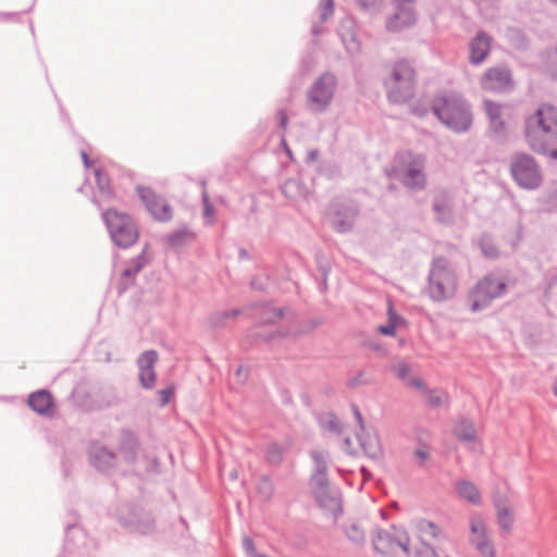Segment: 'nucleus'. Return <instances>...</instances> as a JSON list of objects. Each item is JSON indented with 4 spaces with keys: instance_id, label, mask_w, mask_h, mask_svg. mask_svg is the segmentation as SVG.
Returning <instances> with one entry per match:
<instances>
[{
    "instance_id": "obj_1",
    "label": "nucleus",
    "mask_w": 557,
    "mask_h": 557,
    "mask_svg": "<svg viewBox=\"0 0 557 557\" xmlns=\"http://www.w3.org/2000/svg\"><path fill=\"white\" fill-rule=\"evenodd\" d=\"M524 134L530 149L557 160V107L541 104L527 119Z\"/></svg>"
},
{
    "instance_id": "obj_2",
    "label": "nucleus",
    "mask_w": 557,
    "mask_h": 557,
    "mask_svg": "<svg viewBox=\"0 0 557 557\" xmlns=\"http://www.w3.org/2000/svg\"><path fill=\"white\" fill-rule=\"evenodd\" d=\"M431 109L437 119L455 133H466L472 125L471 106L457 92H440L431 101Z\"/></svg>"
},
{
    "instance_id": "obj_3",
    "label": "nucleus",
    "mask_w": 557,
    "mask_h": 557,
    "mask_svg": "<svg viewBox=\"0 0 557 557\" xmlns=\"http://www.w3.org/2000/svg\"><path fill=\"white\" fill-rule=\"evenodd\" d=\"M426 158L411 151H403L395 156L392 175L410 190L420 191L426 187Z\"/></svg>"
},
{
    "instance_id": "obj_4",
    "label": "nucleus",
    "mask_w": 557,
    "mask_h": 557,
    "mask_svg": "<svg viewBox=\"0 0 557 557\" xmlns=\"http://www.w3.org/2000/svg\"><path fill=\"white\" fill-rule=\"evenodd\" d=\"M457 278L449 261L444 257L433 259L428 275L426 293L434 301L446 300L455 294Z\"/></svg>"
},
{
    "instance_id": "obj_5",
    "label": "nucleus",
    "mask_w": 557,
    "mask_h": 557,
    "mask_svg": "<svg viewBox=\"0 0 557 557\" xmlns=\"http://www.w3.org/2000/svg\"><path fill=\"white\" fill-rule=\"evenodd\" d=\"M414 70L406 60L394 63L389 77L385 81L388 100L405 103L414 94Z\"/></svg>"
},
{
    "instance_id": "obj_6",
    "label": "nucleus",
    "mask_w": 557,
    "mask_h": 557,
    "mask_svg": "<svg viewBox=\"0 0 557 557\" xmlns=\"http://www.w3.org/2000/svg\"><path fill=\"white\" fill-rule=\"evenodd\" d=\"M102 219L116 247L126 249L137 242L138 230L128 214L121 213L115 209H108L102 212Z\"/></svg>"
},
{
    "instance_id": "obj_7",
    "label": "nucleus",
    "mask_w": 557,
    "mask_h": 557,
    "mask_svg": "<svg viewBox=\"0 0 557 557\" xmlns=\"http://www.w3.org/2000/svg\"><path fill=\"white\" fill-rule=\"evenodd\" d=\"M506 289L507 284L504 278L494 274L485 275L469 293L471 311L486 309L494 299L502 297Z\"/></svg>"
},
{
    "instance_id": "obj_8",
    "label": "nucleus",
    "mask_w": 557,
    "mask_h": 557,
    "mask_svg": "<svg viewBox=\"0 0 557 557\" xmlns=\"http://www.w3.org/2000/svg\"><path fill=\"white\" fill-rule=\"evenodd\" d=\"M337 87V77L332 72H324L307 91L308 107L312 112H324L331 104Z\"/></svg>"
},
{
    "instance_id": "obj_9",
    "label": "nucleus",
    "mask_w": 557,
    "mask_h": 557,
    "mask_svg": "<svg viewBox=\"0 0 557 557\" xmlns=\"http://www.w3.org/2000/svg\"><path fill=\"white\" fill-rule=\"evenodd\" d=\"M510 172L515 182L521 188L534 190L542 183L539 164L533 157L527 153H517L512 157Z\"/></svg>"
},
{
    "instance_id": "obj_10",
    "label": "nucleus",
    "mask_w": 557,
    "mask_h": 557,
    "mask_svg": "<svg viewBox=\"0 0 557 557\" xmlns=\"http://www.w3.org/2000/svg\"><path fill=\"white\" fill-rule=\"evenodd\" d=\"M116 517L129 532L149 534L154 530L153 518L139 506H125L117 511Z\"/></svg>"
},
{
    "instance_id": "obj_11",
    "label": "nucleus",
    "mask_w": 557,
    "mask_h": 557,
    "mask_svg": "<svg viewBox=\"0 0 557 557\" xmlns=\"http://www.w3.org/2000/svg\"><path fill=\"white\" fill-rule=\"evenodd\" d=\"M358 215L359 208L355 202L336 201L330 206L327 218L334 231L346 234L354 230Z\"/></svg>"
},
{
    "instance_id": "obj_12",
    "label": "nucleus",
    "mask_w": 557,
    "mask_h": 557,
    "mask_svg": "<svg viewBox=\"0 0 557 557\" xmlns=\"http://www.w3.org/2000/svg\"><path fill=\"white\" fill-rule=\"evenodd\" d=\"M314 498L320 507L329 510L335 517L343 512L341 492L332 486L329 480L310 483Z\"/></svg>"
},
{
    "instance_id": "obj_13",
    "label": "nucleus",
    "mask_w": 557,
    "mask_h": 557,
    "mask_svg": "<svg viewBox=\"0 0 557 557\" xmlns=\"http://www.w3.org/2000/svg\"><path fill=\"white\" fill-rule=\"evenodd\" d=\"M137 195L148 212L158 221L166 222L172 219V208L161 196L147 186H137Z\"/></svg>"
},
{
    "instance_id": "obj_14",
    "label": "nucleus",
    "mask_w": 557,
    "mask_h": 557,
    "mask_svg": "<svg viewBox=\"0 0 557 557\" xmlns=\"http://www.w3.org/2000/svg\"><path fill=\"white\" fill-rule=\"evenodd\" d=\"M87 455L90 465L98 472L109 474L116 466V454L100 442H91Z\"/></svg>"
},
{
    "instance_id": "obj_15",
    "label": "nucleus",
    "mask_w": 557,
    "mask_h": 557,
    "mask_svg": "<svg viewBox=\"0 0 557 557\" xmlns=\"http://www.w3.org/2000/svg\"><path fill=\"white\" fill-rule=\"evenodd\" d=\"M372 545L375 552L384 556L393 554L397 548L409 554V539L406 533L396 536L387 531L379 530L372 540Z\"/></svg>"
},
{
    "instance_id": "obj_16",
    "label": "nucleus",
    "mask_w": 557,
    "mask_h": 557,
    "mask_svg": "<svg viewBox=\"0 0 557 557\" xmlns=\"http://www.w3.org/2000/svg\"><path fill=\"white\" fill-rule=\"evenodd\" d=\"M454 194L450 189L440 188L435 191L433 197V211L435 219L442 224H451L454 221L453 214Z\"/></svg>"
},
{
    "instance_id": "obj_17",
    "label": "nucleus",
    "mask_w": 557,
    "mask_h": 557,
    "mask_svg": "<svg viewBox=\"0 0 557 557\" xmlns=\"http://www.w3.org/2000/svg\"><path fill=\"white\" fill-rule=\"evenodd\" d=\"M481 84L486 90L509 91L512 88L511 72L507 67H492L485 72Z\"/></svg>"
},
{
    "instance_id": "obj_18",
    "label": "nucleus",
    "mask_w": 557,
    "mask_h": 557,
    "mask_svg": "<svg viewBox=\"0 0 557 557\" xmlns=\"http://www.w3.org/2000/svg\"><path fill=\"white\" fill-rule=\"evenodd\" d=\"M493 505L496 512V522L499 528V534L502 537H507L513 530L515 512L509 506L506 497L495 496Z\"/></svg>"
},
{
    "instance_id": "obj_19",
    "label": "nucleus",
    "mask_w": 557,
    "mask_h": 557,
    "mask_svg": "<svg viewBox=\"0 0 557 557\" xmlns=\"http://www.w3.org/2000/svg\"><path fill=\"white\" fill-rule=\"evenodd\" d=\"M158 361V354L156 350H147L143 352L138 360L139 381L144 388H152L156 383L154 366Z\"/></svg>"
},
{
    "instance_id": "obj_20",
    "label": "nucleus",
    "mask_w": 557,
    "mask_h": 557,
    "mask_svg": "<svg viewBox=\"0 0 557 557\" xmlns=\"http://www.w3.org/2000/svg\"><path fill=\"white\" fill-rule=\"evenodd\" d=\"M491 37L483 30L476 33L469 44L470 62L480 64L484 61L491 49Z\"/></svg>"
},
{
    "instance_id": "obj_21",
    "label": "nucleus",
    "mask_w": 557,
    "mask_h": 557,
    "mask_svg": "<svg viewBox=\"0 0 557 557\" xmlns=\"http://www.w3.org/2000/svg\"><path fill=\"white\" fill-rule=\"evenodd\" d=\"M416 22V14L409 5H398L395 14L386 22V28L391 32H400L413 25Z\"/></svg>"
},
{
    "instance_id": "obj_22",
    "label": "nucleus",
    "mask_w": 557,
    "mask_h": 557,
    "mask_svg": "<svg viewBox=\"0 0 557 557\" xmlns=\"http://www.w3.org/2000/svg\"><path fill=\"white\" fill-rule=\"evenodd\" d=\"M416 528L423 542V549H425L428 545H432L429 543L431 540H434L437 544H443L447 541V537L442 529L432 521L420 519L417 521Z\"/></svg>"
},
{
    "instance_id": "obj_23",
    "label": "nucleus",
    "mask_w": 557,
    "mask_h": 557,
    "mask_svg": "<svg viewBox=\"0 0 557 557\" xmlns=\"http://www.w3.org/2000/svg\"><path fill=\"white\" fill-rule=\"evenodd\" d=\"M27 404L32 410L41 416H50L53 410V398L46 389H39L28 396Z\"/></svg>"
},
{
    "instance_id": "obj_24",
    "label": "nucleus",
    "mask_w": 557,
    "mask_h": 557,
    "mask_svg": "<svg viewBox=\"0 0 557 557\" xmlns=\"http://www.w3.org/2000/svg\"><path fill=\"white\" fill-rule=\"evenodd\" d=\"M338 35L346 48V50L351 53H358L360 50V42L357 39V35L355 32V23L352 20H345L343 21L339 29Z\"/></svg>"
},
{
    "instance_id": "obj_25",
    "label": "nucleus",
    "mask_w": 557,
    "mask_h": 557,
    "mask_svg": "<svg viewBox=\"0 0 557 557\" xmlns=\"http://www.w3.org/2000/svg\"><path fill=\"white\" fill-rule=\"evenodd\" d=\"M138 441L131 431H122L120 436V451L124 459L129 463H135L137 459Z\"/></svg>"
},
{
    "instance_id": "obj_26",
    "label": "nucleus",
    "mask_w": 557,
    "mask_h": 557,
    "mask_svg": "<svg viewBox=\"0 0 557 557\" xmlns=\"http://www.w3.org/2000/svg\"><path fill=\"white\" fill-rule=\"evenodd\" d=\"M334 14V0H320L317 8L318 20L312 21L311 33L318 36L324 32L320 25L327 22Z\"/></svg>"
},
{
    "instance_id": "obj_27",
    "label": "nucleus",
    "mask_w": 557,
    "mask_h": 557,
    "mask_svg": "<svg viewBox=\"0 0 557 557\" xmlns=\"http://www.w3.org/2000/svg\"><path fill=\"white\" fill-rule=\"evenodd\" d=\"M357 437L361 448L368 457L376 459L382 455L380 440L376 434H371L363 430L357 434Z\"/></svg>"
},
{
    "instance_id": "obj_28",
    "label": "nucleus",
    "mask_w": 557,
    "mask_h": 557,
    "mask_svg": "<svg viewBox=\"0 0 557 557\" xmlns=\"http://www.w3.org/2000/svg\"><path fill=\"white\" fill-rule=\"evenodd\" d=\"M314 462L313 473L310 478V483L329 480L327 478V462L329 454L322 450H312L310 453Z\"/></svg>"
},
{
    "instance_id": "obj_29",
    "label": "nucleus",
    "mask_w": 557,
    "mask_h": 557,
    "mask_svg": "<svg viewBox=\"0 0 557 557\" xmlns=\"http://www.w3.org/2000/svg\"><path fill=\"white\" fill-rule=\"evenodd\" d=\"M453 432L462 443L469 444L475 441L476 431L474 424L465 417L459 418L455 422Z\"/></svg>"
},
{
    "instance_id": "obj_30",
    "label": "nucleus",
    "mask_w": 557,
    "mask_h": 557,
    "mask_svg": "<svg viewBox=\"0 0 557 557\" xmlns=\"http://www.w3.org/2000/svg\"><path fill=\"white\" fill-rule=\"evenodd\" d=\"M456 493L459 497L466 499L473 505H481V494L474 483L468 480H460L455 485Z\"/></svg>"
},
{
    "instance_id": "obj_31",
    "label": "nucleus",
    "mask_w": 557,
    "mask_h": 557,
    "mask_svg": "<svg viewBox=\"0 0 557 557\" xmlns=\"http://www.w3.org/2000/svg\"><path fill=\"white\" fill-rule=\"evenodd\" d=\"M282 193L292 200H298L306 199L309 189L299 178L293 177L283 184Z\"/></svg>"
},
{
    "instance_id": "obj_32",
    "label": "nucleus",
    "mask_w": 557,
    "mask_h": 557,
    "mask_svg": "<svg viewBox=\"0 0 557 557\" xmlns=\"http://www.w3.org/2000/svg\"><path fill=\"white\" fill-rule=\"evenodd\" d=\"M194 238V232L189 230L187 226H183L168 235L166 245L170 248L178 249L186 246Z\"/></svg>"
},
{
    "instance_id": "obj_33",
    "label": "nucleus",
    "mask_w": 557,
    "mask_h": 557,
    "mask_svg": "<svg viewBox=\"0 0 557 557\" xmlns=\"http://www.w3.org/2000/svg\"><path fill=\"white\" fill-rule=\"evenodd\" d=\"M95 178L99 196L102 200H110L114 197V190L111 181L102 168L95 169Z\"/></svg>"
},
{
    "instance_id": "obj_34",
    "label": "nucleus",
    "mask_w": 557,
    "mask_h": 557,
    "mask_svg": "<svg viewBox=\"0 0 557 557\" xmlns=\"http://www.w3.org/2000/svg\"><path fill=\"white\" fill-rule=\"evenodd\" d=\"M288 312H289V309L263 306L260 309V313H259V318H258L259 323L261 325L273 324L277 320H281Z\"/></svg>"
},
{
    "instance_id": "obj_35",
    "label": "nucleus",
    "mask_w": 557,
    "mask_h": 557,
    "mask_svg": "<svg viewBox=\"0 0 557 557\" xmlns=\"http://www.w3.org/2000/svg\"><path fill=\"white\" fill-rule=\"evenodd\" d=\"M470 532V542L472 545L478 544V542H485L488 540L486 536V527L484 520L480 515H474L471 517Z\"/></svg>"
},
{
    "instance_id": "obj_36",
    "label": "nucleus",
    "mask_w": 557,
    "mask_h": 557,
    "mask_svg": "<svg viewBox=\"0 0 557 557\" xmlns=\"http://www.w3.org/2000/svg\"><path fill=\"white\" fill-rule=\"evenodd\" d=\"M238 314V309L214 312L209 317L208 322L213 329H222L227 326L230 321H234Z\"/></svg>"
},
{
    "instance_id": "obj_37",
    "label": "nucleus",
    "mask_w": 557,
    "mask_h": 557,
    "mask_svg": "<svg viewBox=\"0 0 557 557\" xmlns=\"http://www.w3.org/2000/svg\"><path fill=\"white\" fill-rule=\"evenodd\" d=\"M321 428L336 436L343 435V425L339 419L332 412L321 414L319 418Z\"/></svg>"
},
{
    "instance_id": "obj_38",
    "label": "nucleus",
    "mask_w": 557,
    "mask_h": 557,
    "mask_svg": "<svg viewBox=\"0 0 557 557\" xmlns=\"http://www.w3.org/2000/svg\"><path fill=\"white\" fill-rule=\"evenodd\" d=\"M285 447L278 443H271L265 449V460L271 466H278L284 458Z\"/></svg>"
},
{
    "instance_id": "obj_39",
    "label": "nucleus",
    "mask_w": 557,
    "mask_h": 557,
    "mask_svg": "<svg viewBox=\"0 0 557 557\" xmlns=\"http://www.w3.org/2000/svg\"><path fill=\"white\" fill-rule=\"evenodd\" d=\"M344 533L348 541L352 544L361 546L366 542L364 530L361 529L357 523H349L344 527Z\"/></svg>"
},
{
    "instance_id": "obj_40",
    "label": "nucleus",
    "mask_w": 557,
    "mask_h": 557,
    "mask_svg": "<svg viewBox=\"0 0 557 557\" xmlns=\"http://www.w3.org/2000/svg\"><path fill=\"white\" fill-rule=\"evenodd\" d=\"M257 491L263 500H270L274 494V485L270 476L263 475L257 483Z\"/></svg>"
},
{
    "instance_id": "obj_41",
    "label": "nucleus",
    "mask_w": 557,
    "mask_h": 557,
    "mask_svg": "<svg viewBox=\"0 0 557 557\" xmlns=\"http://www.w3.org/2000/svg\"><path fill=\"white\" fill-rule=\"evenodd\" d=\"M145 257L144 252L132 259L129 264L123 270L122 276L125 280H132L144 267Z\"/></svg>"
},
{
    "instance_id": "obj_42",
    "label": "nucleus",
    "mask_w": 557,
    "mask_h": 557,
    "mask_svg": "<svg viewBox=\"0 0 557 557\" xmlns=\"http://www.w3.org/2000/svg\"><path fill=\"white\" fill-rule=\"evenodd\" d=\"M201 184L203 186V190L201 193V200H202V206H203V218L206 220L205 223L206 224H213L214 221H215L214 220V213H215L214 207L211 203L209 195H208V191L205 188L206 183L202 182Z\"/></svg>"
},
{
    "instance_id": "obj_43",
    "label": "nucleus",
    "mask_w": 557,
    "mask_h": 557,
    "mask_svg": "<svg viewBox=\"0 0 557 557\" xmlns=\"http://www.w3.org/2000/svg\"><path fill=\"white\" fill-rule=\"evenodd\" d=\"M480 248L482 253L490 259L498 257V249L494 245L492 238L488 235H483L480 239Z\"/></svg>"
},
{
    "instance_id": "obj_44",
    "label": "nucleus",
    "mask_w": 557,
    "mask_h": 557,
    "mask_svg": "<svg viewBox=\"0 0 557 557\" xmlns=\"http://www.w3.org/2000/svg\"><path fill=\"white\" fill-rule=\"evenodd\" d=\"M545 67L547 73L553 77L557 78V45L554 49L547 52L545 60Z\"/></svg>"
},
{
    "instance_id": "obj_45",
    "label": "nucleus",
    "mask_w": 557,
    "mask_h": 557,
    "mask_svg": "<svg viewBox=\"0 0 557 557\" xmlns=\"http://www.w3.org/2000/svg\"><path fill=\"white\" fill-rule=\"evenodd\" d=\"M490 131L495 139H502L505 136V122L502 116L490 121Z\"/></svg>"
},
{
    "instance_id": "obj_46",
    "label": "nucleus",
    "mask_w": 557,
    "mask_h": 557,
    "mask_svg": "<svg viewBox=\"0 0 557 557\" xmlns=\"http://www.w3.org/2000/svg\"><path fill=\"white\" fill-rule=\"evenodd\" d=\"M484 108L490 121L502 116V107L499 104L491 100H485Z\"/></svg>"
},
{
    "instance_id": "obj_47",
    "label": "nucleus",
    "mask_w": 557,
    "mask_h": 557,
    "mask_svg": "<svg viewBox=\"0 0 557 557\" xmlns=\"http://www.w3.org/2000/svg\"><path fill=\"white\" fill-rule=\"evenodd\" d=\"M473 546H475L482 557H495L494 546L488 540L478 542V544H473Z\"/></svg>"
},
{
    "instance_id": "obj_48",
    "label": "nucleus",
    "mask_w": 557,
    "mask_h": 557,
    "mask_svg": "<svg viewBox=\"0 0 557 557\" xmlns=\"http://www.w3.org/2000/svg\"><path fill=\"white\" fill-rule=\"evenodd\" d=\"M393 370L396 373L397 377H399L400 380H406L411 372L409 364L404 361L395 364L393 367Z\"/></svg>"
},
{
    "instance_id": "obj_49",
    "label": "nucleus",
    "mask_w": 557,
    "mask_h": 557,
    "mask_svg": "<svg viewBox=\"0 0 557 557\" xmlns=\"http://www.w3.org/2000/svg\"><path fill=\"white\" fill-rule=\"evenodd\" d=\"M411 110L414 115L420 117L425 116L430 110L432 111L431 103H426L420 100L412 106Z\"/></svg>"
},
{
    "instance_id": "obj_50",
    "label": "nucleus",
    "mask_w": 557,
    "mask_h": 557,
    "mask_svg": "<svg viewBox=\"0 0 557 557\" xmlns=\"http://www.w3.org/2000/svg\"><path fill=\"white\" fill-rule=\"evenodd\" d=\"M444 399V393L438 391H432L429 393L428 401L431 407L437 408L442 406Z\"/></svg>"
},
{
    "instance_id": "obj_51",
    "label": "nucleus",
    "mask_w": 557,
    "mask_h": 557,
    "mask_svg": "<svg viewBox=\"0 0 557 557\" xmlns=\"http://www.w3.org/2000/svg\"><path fill=\"white\" fill-rule=\"evenodd\" d=\"M250 285L253 289L265 292L269 285V277L255 276L251 280Z\"/></svg>"
},
{
    "instance_id": "obj_52",
    "label": "nucleus",
    "mask_w": 557,
    "mask_h": 557,
    "mask_svg": "<svg viewBox=\"0 0 557 557\" xmlns=\"http://www.w3.org/2000/svg\"><path fill=\"white\" fill-rule=\"evenodd\" d=\"M243 549L247 557H253L258 554L253 541L249 536L243 539Z\"/></svg>"
},
{
    "instance_id": "obj_53",
    "label": "nucleus",
    "mask_w": 557,
    "mask_h": 557,
    "mask_svg": "<svg viewBox=\"0 0 557 557\" xmlns=\"http://www.w3.org/2000/svg\"><path fill=\"white\" fill-rule=\"evenodd\" d=\"M358 4L364 11H370L375 9L382 0H357Z\"/></svg>"
},
{
    "instance_id": "obj_54",
    "label": "nucleus",
    "mask_w": 557,
    "mask_h": 557,
    "mask_svg": "<svg viewBox=\"0 0 557 557\" xmlns=\"http://www.w3.org/2000/svg\"><path fill=\"white\" fill-rule=\"evenodd\" d=\"M253 335L257 337H262L264 341H271V339L275 338L276 336H286L287 333L276 331V332H271L269 334H263L262 332L256 330L253 332Z\"/></svg>"
},
{
    "instance_id": "obj_55",
    "label": "nucleus",
    "mask_w": 557,
    "mask_h": 557,
    "mask_svg": "<svg viewBox=\"0 0 557 557\" xmlns=\"http://www.w3.org/2000/svg\"><path fill=\"white\" fill-rule=\"evenodd\" d=\"M159 394H160V404L162 406H165L170 401L174 392L171 387H169V388H164V389L160 391Z\"/></svg>"
},
{
    "instance_id": "obj_56",
    "label": "nucleus",
    "mask_w": 557,
    "mask_h": 557,
    "mask_svg": "<svg viewBox=\"0 0 557 557\" xmlns=\"http://www.w3.org/2000/svg\"><path fill=\"white\" fill-rule=\"evenodd\" d=\"M379 332L386 336H393L396 333L395 324L387 322V324L379 326Z\"/></svg>"
},
{
    "instance_id": "obj_57",
    "label": "nucleus",
    "mask_w": 557,
    "mask_h": 557,
    "mask_svg": "<svg viewBox=\"0 0 557 557\" xmlns=\"http://www.w3.org/2000/svg\"><path fill=\"white\" fill-rule=\"evenodd\" d=\"M363 374L364 373L362 371H359L355 377L349 379L348 386L354 388L359 384H366L368 381L363 379Z\"/></svg>"
},
{
    "instance_id": "obj_58",
    "label": "nucleus",
    "mask_w": 557,
    "mask_h": 557,
    "mask_svg": "<svg viewBox=\"0 0 557 557\" xmlns=\"http://www.w3.org/2000/svg\"><path fill=\"white\" fill-rule=\"evenodd\" d=\"M413 455L419 459L420 465H423V462L430 458L429 451L422 448L416 449Z\"/></svg>"
},
{
    "instance_id": "obj_59",
    "label": "nucleus",
    "mask_w": 557,
    "mask_h": 557,
    "mask_svg": "<svg viewBox=\"0 0 557 557\" xmlns=\"http://www.w3.org/2000/svg\"><path fill=\"white\" fill-rule=\"evenodd\" d=\"M108 394H109V398L104 403L106 407H111V406L117 405L120 401V398L116 395V393L113 389H111L108 392Z\"/></svg>"
},
{
    "instance_id": "obj_60",
    "label": "nucleus",
    "mask_w": 557,
    "mask_h": 557,
    "mask_svg": "<svg viewBox=\"0 0 557 557\" xmlns=\"http://www.w3.org/2000/svg\"><path fill=\"white\" fill-rule=\"evenodd\" d=\"M351 408H352V412L355 414V418L359 424V428H360V431H363L364 430V424H363V419H362V416L358 409V407L356 405H351Z\"/></svg>"
},
{
    "instance_id": "obj_61",
    "label": "nucleus",
    "mask_w": 557,
    "mask_h": 557,
    "mask_svg": "<svg viewBox=\"0 0 557 557\" xmlns=\"http://www.w3.org/2000/svg\"><path fill=\"white\" fill-rule=\"evenodd\" d=\"M403 321V318L393 312L392 308L388 309V323H394L395 327L399 325V323Z\"/></svg>"
},
{
    "instance_id": "obj_62",
    "label": "nucleus",
    "mask_w": 557,
    "mask_h": 557,
    "mask_svg": "<svg viewBox=\"0 0 557 557\" xmlns=\"http://www.w3.org/2000/svg\"><path fill=\"white\" fill-rule=\"evenodd\" d=\"M280 127L285 129L288 123V115L285 110L278 111Z\"/></svg>"
},
{
    "instance_id": "obj_63",
    "label": "nucleus",
    "mask_w": 557,
    "mask_h": 557,
    "mask_svg": "<svg viewBox=\"0 0 557 557\" xmlns=\"http://www.w3.org/2000/svg\"><path fill=\"white\" fill-rule=\"evenodd\" d=\"M350 447H351V440H350V437L346 436L343 440L342 449L344 451H346L347 454H352V451L350 450Z\"/></svg>"
},
{
    "instance_id": "obj_64",
    "label": "nucleus",
    "mask_w": 557,
    "mask_h": 557,
    "mask_svg": "<svg viewBox=\"0 0 557 557\" xmlns=\"http://www.w3.org/2000/svg\"><path fill=\"white\" fill-rule=\"evenodd\" d=\"M16 17H18L17 13L0 12V21H10V20H13V18H16Z\"/></svg>"
}]
</instances>
